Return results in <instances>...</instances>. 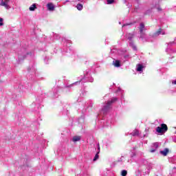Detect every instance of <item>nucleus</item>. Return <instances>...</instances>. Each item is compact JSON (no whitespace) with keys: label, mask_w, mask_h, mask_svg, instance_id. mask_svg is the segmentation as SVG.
I'll use <instances>...</instances> for the list:
<instances>
[{"label":"nucleus","mask_w":176,"mask_h":176,"mask_svg":"<svg viewBox=\"0 0 176 176\" xmlns=\"http://www.w3.org/2000/svg\"><path fill=\"white\" fill-rule=\"evenodd\" d=\"M115 2V0H107V5H111Z\"/></svg>","instance_id":"15"},{"label":"nucleus","mask_w":176,"mask_h":176,"mask_svg":"<svg viewBox=\"0 0 176 176\" xmlns=\"http://www.w3.org/2000/svg\"><path fill=\"white\" fill-rule=\"evenodd\" d=\"M140 134V131H138V130H135L133 133H132V135L133 137H135L137 135H138Z\"/></svg>","instance_id":"11"},{"label":"nucleus","mask_w":176,"mask_h":176,"mask_svg":"<svg viewBox=\"0 0 176 176\" xmlns=\"http://www.w3.org/2000/svg\"><path fill=\"white\" fill-rule=\"evenodd\" d=\"M0 25H3V19L0 18Z\"/></svg>","instance_id":"17"},{"label":"nucleus","mask_w":176,"mask_h":176,"mask_svg":"<svg viewBox=\"0 0 176 176\" xmlns=\"http://www.w3.org/2000/svg\"><path fill=\"white\" fill-rule=\"evenodd\" d=\"M161 155H163V156H167V153H168V148H165L163 151H160Z\"/></svg>","instance_id":"5"},{"label":"nucleus","mask_w":176,"mask_h":176,"mask_svg":"<svg viewBox=\"0 0 176 176\" xmlns=\"http://www.w3.org/2000/svg\"><path fill=\"white\" fill-rule=\"evenodd\" d=\"M116 100H118V98H113L111 100H109L107 102V104H106L102 109V112H104V113H106V112H108V111L111 109V105H112V104H113V102H115Z\"/></svg>","instance_id":"1"},{"label":"nucleus","mask_w":176,"mask_h":176,"mask_svg":"<svg viewBox=\"0 0 176 176\" xmlns=\"http://www.w3.org/2000/svg\"><path fill=\"white\" fill-rule=\"evenodd\" d=\"M10 0H1L0 3L1 6L5 7L6 9H10V6L9 5Z\"/></svg>","instance_id":"3"},{"label":"nucleus","mask_w":176,"mask_h":176,"mask_svg":"<svg viewBox=\"0 0 176 176\" xmlns=\"http://www.w3.org/2000/svg\"><path fill=\"white\" fill-rule=\"evenodd\" d=\"M114 67H120V62L119 60H115L113 62Z\"/></svg>","instance_id":"10"},{"label":"nucleus","mask_w":176,"mask_h":176,"mask_svg":"<svg viewBox=\"0 0 176 176\" xmlns=\"http://www.w3.org/2000/svg\"><path fill=\"white\" fill-rule=\"evenodd\" d=\"M77 9H78V10H82V9H83V6L81 4H78Z\"/></svg>","instance_id":"13"},{"label":"nucleus","mask_w":176,"mask_h":176,"mask_svg":"<svg viewBox=\"0 0 176 176\" xmlns=\"http://www.w3.org/2000/svg\"><path fill=\"white\" fill-rule=\"evenodd\" d=\"M144 30H145V25L142 23L140 25V32H144Z\"/></svg>","instance_id":"7"},{"label":"nucleus","mask_w":176,"mask_h":176,"mask_svg":"<svg viewBox=\"0 0 176 176\" xmlns=\"http://www.w3.org/2000/svg\"><path fill=\"white\" fill-rule=\"evenodd\" d=\"M151 153H153V152H155V150H151Z\"/></svg>","instance_id":"20"},{"label":"nucleus","mask_w":176,"mask_h":176,"mask_svg":"<svg viewBox=\"0 0 176 176\" xmlns=\"http://www.w3.org/2000/svg\"><path fill=\"white\" fill-rule=\"evenodd\" d=\"M134 50H137V47H133Z\"/></svg>","instance_id":"22"},{"label":"nucleus","mask_w":176,"mask_h":176,"mask_svg":"<svg viewBox=\"0 0 176 176\" xmlns=\"http://www.w3.org/2000/svg\"><path fill=\"white\" fill-rule=\"evenodd\" d=\"M173 83L174 85H176V80H175L174 82H173Z\"/></svg>","instance_id":"21"},{"label":"nucleus","mask_w":176,"mask_h":176,"mask_svg":"<svg viewBox=\"0 0 176 176\" xmlns=\"http://www.w3.org/2000/svg\"><path fill=\"white\" fill-rule=\"evenodd\" d=\"M168 130V128L167 127V124H162L160 126H157L156 128V131L158 133V134H164Z\"/></svg>","instance_id":"2"},{"label":"nucleus","mask_w":176,"mask_h":176,"mask_svg":"<svg viewBox=\"0 0 176 176\" xmlns=\"http://www.w3.org/2000/svg\"><path fill=\"white\" fill-rule=\"evenodd\" d=\"M47 8L48 10H50L52 12H53V10H54V5H53L52 3H49L47 5Z\"/></svg>","instance_id":"4"},{"label":"nucleus","mask_w":176,"mask_h":176,"mask_svg":"<svg viewBox=\"0 0 176 176\" xmlns=\"http://www.w3.org/2000/svg\"><path fill=\"white\" fill-rule=\"evenodd\" d=\"M98 157H99L98 153H97V154L95 155L94 158V162H96V160H98Z\"/></svg>","instance_id":"16"},{"label":"nucleus","mask_w":176,"mask_h":176,"mask_svg":"<svg viewBox=\"0 0 176 176\" xmlns=\"http://www.w3.org/2000/svg\"><path fill=\"white\" fill-rule=\"evenodd\" d=\"M160 34L165 35L166 33L164 32H162V30H159L155 33V36L160 35Z\"/></svg>","instance_id":"12"},{"label":"nucleus","mask_w":176,"mask_h":176,"mask_svg":"<svg viewBox=\"0 0 176 176\" xmlns=\"http://www.w3.org/2000/svg\"><path fill=\"white\" fill-rule=\"evenodd\" d=\"M154 146L156 149L159 147V144L158 143H154Z\"/></svg>","instance_id":"18"},{"label":"nucleus","mask_w":176,"mask_h":176,"mask_svg":"<svg viewBox=\"0 0 176 176\" xmlns=\"http://www.w3.org/2000/svg\"><path fill=\"white\" fill-rule=\"evenodd\" d=\"M72 141L73 142H78V141H80V136H74Z\"/></svg>","instance_id":"8"},{"label":"nucleus","mask_w":176,"mask_h":176,"mask_svg":"<svg viewBox=\"0 0 176 176\" xmlns=\"http://www.w3.org/2000/svg\"><path fill=\"white\" fill-rule=\"evenodd\" d=\"M142 68H144V66H142V65H137V71L138 72H141V71H142Z\"/></svg>","instance_id":"9"},{"label":"nucleus","mask_w":176,"mask_h":176,"mask_svg":"<svg viewBox=\"0 0 176 176\" xmlns=\"http://www.w3.org/2000/svg\"><path fill=\"white\" fill-rule=\"evenodd\" d=\"M122 176H126L127 175V170H123L121 173Z\"/></svg>","instance_id":"14"},{"label":"nucleus","mask_w":176,"mask_h":176,"mask_svg":"<svg viewBox=\"0 0 176 176\" xmlns=\"http://www.w3.org/2000/svg\"><path fill=\"white\" fill-rule=\"evenodd\" d=\"M35 9H36V4H35V3L32 4V5L29 8V10H30V12H34V10H35Z\"/></svg>","instance_id":"6"},{"label":"nucleus","mask_w":176,"mask_h":176,"mask_svg":"<svg viewBox=\"0 0 176 176\" xmlns=\"http://www.w3.org/2000/svg\"><path fill=\"white\" fill-rule=\"evenodd\" d=\"M174 45V42H171V43H170L168 45Z\"/></svg>","instance_id":"19"}]
</instances>
